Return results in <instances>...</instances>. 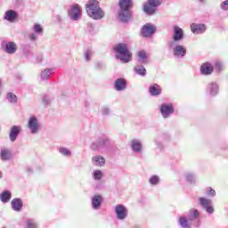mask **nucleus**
<instances>
[{"label":"nucleus","mask_w":228,"mask_h":228,"mask_svg":"<svg viewBox=\"0 0 228 228\" xmlns=\"http://www.w3.org/2000/svg\"><path fill=\"white\" fill-rule=\"evenodd\" d=\"M29 38L32 42H35V40H37V34L36 33H32L29 35Z\"/></svg>","instance_id":"nucleus-48"},{"label":"nucleus","mask_w":228,"mask_h":228,"mask_svg":"<svg viewBox=\"0 0 228 228\" xmlns=\"http://www.w3.org/2000/svg\"><path fill=\"white\" fill-rule=\"evenodd\" d=\"M54 72H56V69L54 68L52 69H45L44 70L41 71V80L42 81H47V79L51 78V75L54 74Z\"/></svg>","instance_id":"nucleus-26"},{"label":"nucleus","mask_w":228,"mask_h":228,"mask_svg":"<svg viewBox=\"0 0 228 228\" xmlns=\"http://www.w3.org/2000/svg\"><path fill=\"white\" fill-rule=\"evenodd\" d=\"M102 171L101 170H94L93 173L94 181H101V179H102Z\"/></svg>","instance_id":"nucleus-42"},{"label":"nucleus","mask_w":228,"mask_h":228,"mask_svg":"<svg viewBox=\"0 0 228 228\" xmlns=\"http://www.w3.org/2000/svg\"><path fill=\"white\" fill-rule=\"evenodd\" d=\"M114 88L117 90V92L126 90V88H127V81L122 77L116 79Z\"/></svg>","instance_id":"nucleus-21"},{"label":"nucleus","mask_w":228,"mask_h":228,"mask_svg":"<svg viewBox=\"0 0 228 228\" xmlns=\"http://www.w3.org/2000/svg\"><path fill=\"white\" fill-rule=\"evenodd\" d=\"M163 142H170V134L165 133L155 139V144L160 151L165 147Z\"/></svg>","instance_id":"nucleus-19"},{"label":"nucleus","mask_w":228,"mask_h":228,"mask_svg":"<svg viewBox=\"0 0 228 228\" xmlns=\"http://www.w3.org/2000/svg\"><path fill=\"white\" fill-rule=\"evenodd\" d=\"M27 172L28 174H33V167H27Z\"/></svg>","instance_id":"nucleus-50"},{"label":"nucleus","mask_w":228,"mask_h":228,"mask_svg":"<svg viewBox=\"0 0 228 228\" xmlns=\"http://www.w3.org/2000/svg\"><path fill=\"white\" fill-rule=\"evenodd\" d=\"M55 19H56V20L59 21V22H61V21L63 20V18H61V16H60V15H56V16H55Z\"/></svg>","instance_id":"nucleus-49"},{"label":"nucleus","mask_w":228,"mask_h":228,"mask_svg":"<svg viewBox=\"0 0 228 228\" xmlns=\"http://www.w3.org/2000/svg\"><path fill=\"white\" fill-rule=\"evenodd\" d=\"M184 39V30L181 28L179 26L173 27V42L177 44V42H181V40Z\"/></svg>","instance_id":"nucleus-15"},{"label":"nucleus","mask_w":228,"mask_h":228,"mask_svg":"<svg viewBox=\"0 0 228 228\" xmlns=\"http://www.w3.org/2000/svg\"><path fill=\"white\" fill-rule=\"evenodd\" d=\"M200 217V213L197 210V208H192L190 210L188 220L193 221V220H199Z\"/></svg>","instance_id":"nucleus-32"},{"label":"nucleus","mask_w":228,"mask_h":228,"mask_svg":"<svg viewBox=\"0 0 228 228\" xmlns=\"http://www.w3.org/2000/svg\"><path fill=\"white\" fill-rule=\"evenodd\" d=\"M160 113L163 118H169L171 115H174L175 110L172 103H162L159 108Z\"/></svg>","instance_id":"nucleus-11"},{"label":"nucleus","mask_w":228,"mask_h":228,"mask_svg":"<svg viewBox=\"0 0 228 228\" xmlns=\"http://www.w3.org/2000/svg\"><path fill=\"white\" fill-rule=\"evenodd\" d=\"M118 6V19L120 22H129L133 15V0H119Z\"/></svg>","instance_id":"nucleus-2"},{"label":"nucleus","mask_w":228,"mask_h":228,"mask_svg":"<svg viewBox=\"0 0 228 228\" xmlns=\"http://www.w3.org/2000/svg\"><path fill=\"white\" fill-rule=\"evenodd\" d=\"M18 19H19V12H17V11L12 9L7 10L4 14V20H7V22L13 23Z\"/></svg>","instance_id":"nucleus-16"},{"label":"nucleus","mask_w":228,"mask_h":228,"mask_svg":"<svg viewBox=\"0 0 228 228\" xmlns=\"http://www.w3.org/2000/svg\"><path fill=\"white\" fill-rule=\"evenodd\" d=\"M185 179L187 183H190L191 184H195L197 182V175L193 173H187L185 174Z\"/></svg>","instance_id":"nucleus-34"},{"label":"nucleus","mask_w":228,"mask_h":228,"mask_svg":"<svg viewBox=\"0 0 228 228\" xmlns=\"http://www.w3.org/2000/svg\"><path fill=\"white\" fill-rule=\"evenodd\" d=\"M21 131H22V127L20 126H17V125L12 126L9 133L10 142H16Z\"/></svg>","instance_id":"nucleus-17"},{"label":"nucleus","mask_w":228,"mask_h":228,"mask_svg":"<svg viewBox=\"0 0 228 228\" xmlns=\"http://www.w3.org/2000/svg\"><path fill=\"white\" fill-rule=\"evenodd\" d=\"M28 128L29 129L31 134H37L42 129V126L40 125V121L37 117L31 116L28 121Z\"/></svg>","instance_id":"nucleus-7"},{"label":"nucleus","mask_w":228,"mask_h":228,"mask_svg":"<svg viewBox=\"0 0 228 228\" xmlns=\"http://www.w3.org/2000/svg\"><path fill=\"white\" fill-rule=\"evenodd\" d=\"M169 47L172 49L173 56L174 58H176V60H181L186 56V46L175 42H170Z\"/></svg>","instance_id":"nucleus-5"},{"label":"nucleus","mask_w":228,"mask_h":228,"mask_svg":"<svg viewBox=\"0 0 228 228\" xmlns=\"http://www.w3.org/2000/svg\"><path fill=\"white\" fill-rule=\"evenodd\" d=\"M200 3H204L205 0H198Z\"/></svg>","instance_id":"nucleus-55"},{"label":"nucleus","mask_w":228,"mask_h":228,"mask_svg":"<svg viewBox=\"0 0 228 228\" xmlns=\"http://www.w3.org/2000/svg\"><path fill=\"white\" fill-rule=\"evenodd\" d=\"M149 92L152 97H158V95H161V87L158 84H153L149 87Z\"/></svg>","instance_id":"nucleus-27"},{"label":"nucleus","mask_w":228,"mask_h":228,"mask_svg":"<svg viewBox=\"0 0 228 228\" xmlns=\"http://www.w3.org/2000/svg\"><path fill=\"white\" fill-rule=\"evenodd\" d=\"M42 60H43L42 55L38 56L37 57V63H41Z\"/></svg>","instance_id":"nucleus-51"},{"label":"nucleus","mask_w":228,"mask_h":228,"mask_svg":"<svg viewBox=\"0 0 228 228\" xmlns=\"http://www.w3.org/2000/svg\"><path fill=\"white\" fill-rule=\"evenodd\" d=\"M25 55H26L27 58H29V56H33V53H26Z\"/></svg>","instance_id":"nucleus-52"},{"label":"nucleus","mask_w":228,"mask_h":228,"mask_svg":"<svg viewBox=\"0 0 228 228\" xmlns=\"http://www.w3.org/2000/svg\"><path fill=\"white\" fill-rule=\"evenodd\" d=\"M157 28L152 23H146L141 28V35L143 38H151L156 33Z\"/></svg>","instance_id":"nucleus-9"},{"label":"nucleus","mask_w":228,"mask_h":228,"mask_svg":"<svg viewBox=\"0 0 228 228\" xmlns=\"http://www.w3.org/2000/svg\"><path fill=\"white\" fill-rule=\"evenodd\" d=\"M115 213L118 220H126L129 215V210L123 204H118L115 207Z\"/></svg>","instance_id":"nucleus-13"},{"label":"nucleus","mask_w":228,"mask_h":228,"mask_svg":"<svg viewBox=\"0 0 228 228\" xmlns=\"http://www.w3.org/2000/svg\"><path fill=\"white\" fill-rule=\"evenodd\" d=\"M4 51V53H7V54H15V53H17V44L13 42H7Z\"/></svg>","instance_id":"nucleus-25"},{"label":"nucleus","mask_w":228,"mask_h":228,"mask_svg":"<svg viewBox=\"0 0 228 228\" xmlns=\"http://www.w3.org/2000/svg\"><path fill=\"white\" fill-rule=\"evenodd\" d=\"M199 202L201 208H203V209H205V211L208 215H213V213H215V208L212 205L213 201L211 200L201 197V198H199Z\"/></svg>","instance_id":"nucleus-12"},{"label":"nucleus","mask_w":228,"mask_h":228,"mask_svg":"<svg viewBox=\"0 0 228 228\" xmlns=\"http://www.w3.org/2000/svg\"><path fill=\"white\" fill-rule=\"evenodd\" d=\"M163 0H147L143 4V12L146 15H155L159 6H161Z\"/></svg>","instance_id":"nucleus-4"},{"label":"nucleus","mask_w":228,"mask_h":228,"mask_svg":"<svg viewBox=\"0 0 228 228\" xmlns=\"http://www.w3.org/2000/svg\"><path fill=\"white\" fill-rule=\"evenodd\" d=\"M116 60L121 63H129L133 60V53L129 51V46L126 43H118L113 46Z\"/></svg>","instance_id":"nucleus-1"},{"label":"nucleus","mask_w":228,"mask_h":228,"mask_svg":"<svg viewBox=\"0 0 228 228\" xmlns=\"http://www.w3.org/2000/svg\"><path fill=\"white\" fill-rule=\"evenodd\" d=\"M59 152L60 154H61L62 156H66V157H70L72 156V151H70V150H69L68 148L65 147H61L59 149Z\"/></svg>","instance_id":"nucleus-40"},{"label":"nucleus","mask_w":228,"mask_h":228,"mask_svg":"<svg viewBox=\"0 0 228 228\" xmlns=\"http://www.w3.org/2000/svg\"><path fill=\"white\" fill-rule=\"evenodd\" d=\"M161 183V178L158 175H153L149 178V183L151 186H158Z\"/></svg>","instance_id":"nucleus-33"},{"label":"nucleus","mask_w":228,"mask_h":228,"mask_svg":"<svg viewBox=\"0 0 228 228\" xmlns=\"http://www.w3.org/2000/svg\"><path fill=\"white\" fill-rule=\"evenodd\" d=\"M110 107H108V106H103V107L102 108V115L106 116V115H110Z\"/></svg>","instance_id":"nucleus-45"},{"label":"nucleus","mask_w":228,"mask_h":228,"mask_svg":"<svg viewBox=\"0 0 228 228\" xmlns=\"http://www.w3.org/2000/svg\"><path fill=\"white\" fill-rule=\"evenodd\" d=\"M220 8L224 12H227V10H228V0H225V1L222 2L221 5H220Z\"/></svg>","instance_id":"nucleus-44"},{"label":"nucleus","mask_w":228,"mask_h":228,"mask_svg":"<svg viewBox=\"0 0 228 228\" xmlns=\"http://www.w3.org/2000/svg\"><path fill=\"white\" fill-rule=\"evenodd\" d=\"M214 67L216 72H222L224 70V62L221 61H216L214 63Z\"/></svg>","instance_id":"nucleus-41"},{"label":"nucleus","mask_w":228,"mask_h":228,"mask_svg":"<svg viewBox=\"0 0 228 228\" xmlns=\"http://www.w3.org/2000/svg\"><path fill=\"white\" fill-rule=\"evenodd\" d=\"M206 24L204 23H192L191 25V30L194 35H202V33H206Z\"/></svg>","instance_id":"nucleus-18"},{"label":"nucleus","mask_w":228,"mask_h":228,"mask_svg":"<svg viewBox=\"0 0 228 228\" xmlns=\"http://www.w3.org/2000/svg\"><path fill=\"white\" fill-rule=\"evenodd\" d=\"M94 56V51L92 49L88 48L85 53H84V58L86 61H90L92 60V57Z\"/></svg>","instance_id":"nucleus-39"},{"label":"nucleus","mask_w":228,"mask_h":228,"mask_svg":"<svg viewBox=\"0 0 228 228\" xmlns=\"http://www.w3.org/2000/svg\"><path fill=\"white\" fill-rule=\"evenodd\" d=\"M178 223L183 228H190V223H188V219L184 216H181Z\"/></svg>","instance_id":"nucleus-37"},{"label":"nucleus","mask_w":228,"mask_h":228,"mask_svg":"<svg viewBox=\"0 0 228 228\" xmlns=\"http://www.w3.org/2000/svg\"><path fill=\"white\" fill-rule=\"evenodd\" d=\"M134 70L137 76H141L142 77H145V76H147V69L143 65L135 66Z\"/></svg>","instance_id":"nucleus-30"},{"label":"nucleus","mask_w":228,"mask_h":228,"mask_svg":"<svg viewBox=\"0 0 228 228\" xmlns=\"http://www.w3.org/2000/svg\"><path fill=\"white\" fill-rule=\"evenodd\" d=\"M110 139L106 136L100 137L91 144L92 151H102L110 146Z\"/></svg>","instance_id":"nucleus-6"},{"label":"nucleus","mask_w":228,"mask_h":228,"mask_svg":"<svg viewBox=\"0 0 228 228\" xmlns=\"http://www.w3.org/2000/svg\"><path fill=\"white\" fill-rule=\"evenodd\" d=\"M68 15L70 20L77 21L81 19V6L77 4L70 5L68 11Z\"/></svg>","instance_id":"nucleus-8"},{"label":"nucleus","mask_w":228,"mask_h":228,"mask_svg":"<svg viewBox=\"0 0 228 228\" xmlns=\"http://www.w3.org/2000/svg\"><path fill=\"white\" fill-rule=\"evenodd\" d=\"M26 227L27 228H37V223L33 219H28L26 221Z\"/></svg>","instance_id":"nucleus-43"},{"label":"nucleus","mask_w":228,"mask_h":228,"mask_svg":"<svg viewBox=\"0 0 228 228\" xmlns=\"http://www.w3.org/2000/svg\"><path fill=\"white\" fill-rule=\"evenodd\" d=\"M43 102H44V104H45V106L51 104V100H49V96L45 95L43 97Z\"/></svg>","instance_id":"nucleus-46"},{"label":"nucleus","mask_w":228,"mask_h":228,"mask_svg":"<svg viewBox=\"0 0 228 228\" xmlns=\"http://www.w3.org/2000/svg\"><path fill=\"white\" fill-rule=\"evenodd\" d=\"M11 206L13 211H21L22 206H24V203L22 202V199L15 198L11 201Z\"/></svg>","instance_id":"nucleus-23"},{"label":"nucleus","mask_w":228,"mask_h":228,"mask_svg":"<svg viewBox=\"0 0 228 228\" xmlns=\"http://www.w3.org/2000/svg\"><path fill=\"white\" fill-rule=\"evenodd\" d=\"M103 200L104 199L99 194L93 196L91 199V204L93 206V209H95V210L100 209L101 206H102Z\"/></svg>","instance_id":"nucleus-20"},{"label":"nucleus","mask_w":228,"mask_h":228,"mask_svg":"<svg viewBox=\"0 0 228 228\" xmlns=\"http://www.w3.org/2000/svg\"><path fill=\"white\" fill-rule=\"evenodd\" d=\"M227 148H228V145H227V144H224V146L222 147V149H223L224 151L227 150Z\"/></svg>","instance_id":"nucleus-53"},{"label":"nucleus","mask_w":228,"mask_h":228,"mask_svg":"<svg viewBox=\"0 0 228 228\" xmlns=\"http://www.w3.org/2000/svg\"><path fill=\"white\" fill-rule=\"evenodd\" d=\"M206 92L210 97H216L220 94V85L217 81L208 82L206 87Z\"/></svg>","instance_id":"nucleus-10"},{"label":"nucleus","mask_w":228,"mask_h":228,"mask_svg":"<svg viewBox=\"0 0 228 228\" xmlns=\"http://www.w3.org/2000/svg\"><path fill=\"white\" fill-rule=\"evenodd\" d=\"M92 161L93 165H94L95 167H104V164L106 163L104 158L99 155L93 157Z\"/></svg>","instance_id":"nucleus-28"},{"label":"nucleus","mask_w":228,"mask_h":228,"mask_svg":"<svg viewBox=\"0 0 228 228\" xmlns=\"http://www.w3.org/2000/svg\"><path fill=\"white\" fill-rule=\"evenodd\" d=\"M86 10L88 17H91L94 20L104 19L105 13L97 0H89L86 4Z\"/></svg>","instance_id":"nucleus-3"},{"label":"nucleus","mask_w":228,"mask_h":228,"mask_svg":"<svg viewBox=\"0 0 228 228\" xmlns=\"http://www.w3.org/2000/svg\"><path fill=\"white\" fill-rule=\"evenodd\" d=\"M0 158L2 161H10L12 158V150L2 148L0 151Z\"/></svg>","instance_id":"nucleus-24"},{"label":"nucleus","mask_w":228,"mask_h":228,"mask_svg":"<svg viewBox=\"0 0 228 228\" xmlns=\"http://www.w3.org/2000/svg\"><path fill=\"white\" fill-rule=\"evenodd\" d=\"M96 69H97L98 70H102V69H104V63H102V62H97V63H96Z\"/></svg>","instance_id":"nucleus-47"},{"label":"nucleus","mask_w":228,"mask_h":228,"mask_svg":"<svg viewBox=\"0 0 228 228\" xmlns=\"http://www.w3.org/2000/svg\"><path fill=\"white\" fill-rule=\"evenodd\" d=\"M6 99L11 104H16L17 102V95L13 93H7Z\"/></svg>","instance_id":"nucleus-35"},{"label":"nucleus","mask_w":228,"mask_h":228,"mask_svg":"<svg viewBox=\"0 0 228 228\" xmlns=\"http://www.w3.org/2000/svg\"><path fill=\"white\" fill-rule=\"evenodd\" d=\"M137 56L139 58V63H142L144 65H147V63H149V61H147V53L144 50L139 51L137 53Z\"/></svg>","instance_id":"nucleus-31"},{"label":"nucleus","mask_w":228,"mask_h":228,"mask_svg":"<svg viewBox=\"0 0 228 228\" xmlns=\"http://www.w3.org/2000/svg\"><path fill=\"white\" fill-rule=\"evenodd\" d=\"M1 202L6 204L12 200V191L5 190L0 194Z\"/></svg>","instance_id":"nucleus-29"},{"label":"nucleus","mask_w":228,"mask_h":228,"mask_svg":"<svg viewBox=\"0 0 228 228\" xmlns=\"http://www.w3.org/2000/svg\"><path fill=\"white\" fill-rule=\"evenodd\" d=\"M205 193L207 197H210L211 199H213V197H216V191H215L213 187H207L205 190Z\"/></svg>","instance_id":"nucleus-36"},{"label":"nucleus","mask_w":228,"mask_h":228,"mask_svg":"<svg viewBox=\"0 0 228 228\" xmlns=\"http://www.w3.org/2000/svg\"><path fill=\"white\" fill-rule=\"evenodd\" d=\"M33 31L36 35H42L44 33V28H42V25L36 23L33 26Z\"/></svg>","instance_id":"nucleus-38"},{"label":"nucleus","mask_w":228,"mask_h":228,"mask_svg":"<svg viewBox=\"0 0 228 228\" xmlns=\"http://www.w3.org/2000/svg\"><path fill=\"white\" fill-rule=\"evenodd\" d=\"M3 177V173L0 171V179Z\"/></svg>","instance_id":"nucleus-54"},{"label":"nucleus","mask_w":228,"mask_h":228,"mask_svg":"<svg viewBox=\"0 0 228 228\" xmlns=\"http://www.w3.org/2000/svg\"><path fill=\"white\" fill-rule=\"evenodd\" d=\"M215 72V66L209 61L203 62L200 67L201 76H211Z\"/></svg>","instance_id":"nucleus-14"},{"label":"nucleus","mask_w":228,"mask_h":228,"mask_svg":"<svg viewBox=\"0 0 228 228\" xmlns=\"http://www.w3.org/2000/svg\"><path fill=\"white\" fill-rule=\"evenodd\" d=\"M130 147L133 152H134L135 154H140V152H142V150L143 149L142 142H140L138 139L132 140Z\"/></svg>","instance_id":"nucleus-22"}]
</instances>
